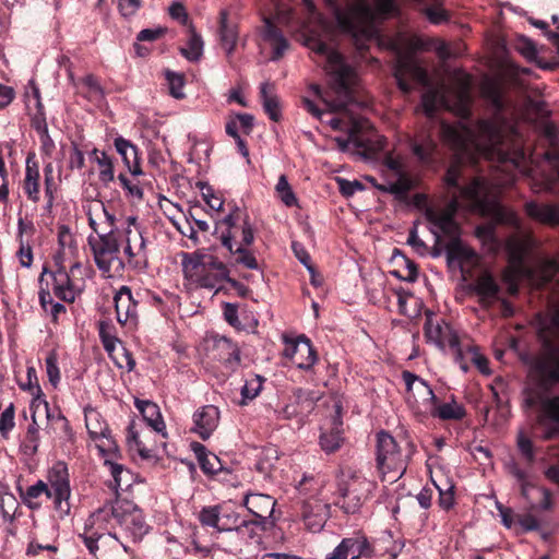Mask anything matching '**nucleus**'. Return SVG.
Masks as SVG:
<instances>
[{
    "mask_svg": "<svg viewBox=\"0 0 559 559\" xmlns=\"http://www.w3.org/2000/svg\"><path fill=\"white\" fill-rule=\"evenodd\" d=\"M484 93L496 108V114L489 119H480L475 124L460 121L455 126L442 123L441 136L443 142L453 150L459 163H475L479 157L495 159L501 165V175H496L491 181L475 178L468 186L460 189L459 193L451 189L459 188L460 168L453 164L449 167L444 181L451 200L443 207L429 206L426 217L432 225L435 234L454 237L459 226L454 219L460 207L490 215L493 223L506 224L518 229L521 219L518 214L498 202L500 189L512 186L515 181L514 169L520 168L525 154L522 150V135L518 122L503 117L502 99L498 87L489 84Z\"/></svg>",
    "mask_w": 559,
    "mask_h": 559,
    "instance_id": "nucleus-1",
    "label": "nucleus"
},
{
    "mask_svg": "<svg viewBox=\"0 0 559 559\" xmlns=\"http://www.w3.org/2000/svg\"><path fill=\"white\" fill-rule=\"evenodd\" d=\"M301 1L308 20L302 25V29L307 34L305 44L314 52L326 57L325 70L330 76L329 90L322 91L317 84H312L310 90L326 105L330 111L340 114L338 117L326 120V123L333 130L347 133V138H335L338 147L345 151L349 143L362 146L360 133L367 130L370 124L366 118L356 112V109L361 107V104L355 99V87L358 82L357 73L337 51L332 50L328 44L321 40L317 31L310 26V24H314L320 29L326 28V23L317 11L313 1Z\"/></svg>",
    "mask_w": 559,
    "mask_h": 559,
    "instance_id": "nucleus-2",
    "label": "nucleus"
},
{
    "mask_svg": "<svg viewBox=\"0 0 559 559\" xmlns=\"http://www.w3.org/2000/svg\"><path fill=\"white\" fill-rule=\"evenodd\" d=\"M83 210L96 237L120 233L124 240V257L128 264L136 270L147 267L146 240L135 216H117L110 206L96 199L86 200Z\"/></svg>",
    "mask_w": 559,
    "mask_h": 559,
    "instance_id": "nucleus-3",
    "label": "nucleus"
},
{
    "mask_svg": "<svg viewBox=\"0 0 559 559\" xmlns=\"http://www.w3.org/2000/svg\"><path fill=\"white\" fill-rule=\"evenodd\" d=\"M338 26L349 34L358 49L377 38L378 24L393 16L396 4L393 0H325Z\"/></svg>",
    "mask_w": 559,
    "mask_h": 559,
    "instance_id": "nucleus-4",
    "label": "nucleus"
},
{
    "mask_svg": "<svg viewBox=\"0 0 559 559\" xmlns=\"http://www.w3.org/2000/svg\"><path fill=\"white\" fill-rule=\"evenodd\" d=\"M22 501L32 510L41 507L43 498L51 500L60 518L70 513L71 487L68 466L63 462L55 463L47 474V481L37 480L25 490L19 487Z\"/></svg>",
    "mask_w": 559,
    "mask_h": 559,
    "instance_id": "nucleus-5",
    "label": "nucleus"
},
{
    "mask_svg": "<svg viewBox=\"0 0 559 559\" xmlns=\"http://www.w3.org/2000/svg\"><path fill=\"white\" fill-rule=\"evenodd\" d=\"M537 332L542 349L534 367L544 379L559 381V306L538 318Z\"/></svg>",
    "mask_w": 559,
    "mask_h": 559,
    "instance_id": "nucleus-6",
    "label": "nucleus"
},
{
    "mask_svg": "<svg viewBox=\"0 0 559 559\" xmlns=\"http://www.w3.org/2000/svg\"><path fill=\"white\" fill-rule=\"evenodd\" d=\"M182 271L191 283L216 293L223 288L229 274L227 265L212 254H185Z\"/></svg>",
    "mask_w": 559,
    "mask_h": 559,
    "instance_id": "nucleus-7",
    "label": "nucleus"
},
{
    "mask_svg": "<svg viewBox=\"0 0 559 559\" xmlns=\"http://www.w3.org/2000/svg\"><path fill=\"white\" fill-rule=\"evenodd\" d=\"M377 469L382 481L394 483L406 471L407 453L401 444L388 432L377 435Z\"/></svg>",
    "mask_w": 559,
    "mask_h": 559,
    "instance_id": "nucleus-8",
    "label": "nucleus"
},
{
    "mask_svg": "<svg viewBox=\"0 0 559 559\" xmlns=\"http://www.w3.org/2000/svg\"><path fill=\"white\" fill-rule=\"evenodd\" d=\"M88 245L93 251L94 261L106 277H115L124 270V240L120 233L109 236H88Z\"/></svg>",
    "mask_w": 559,
    "mask_h": 559,
    "instance_id": "nucleus-9",
    "label": "nucleus"
},
{
    "mask_svg": "<svg viewBox=\"0 0 559 559\" xmlns=\"http://www.w3.org/2000/svg\"><path fill=\"white\" fill-rule=\"evenodd\" d=\"M115 502L105 504L104 507L92 513L85 521L84 532L79 535L86 548L92 555L98 550V542L105 536L118 540L115 532L117 526Z\"/></svg>",
    "mask_w": 559,
    "mask_h": 559,
    "instance_id": "nucleus-10",
    "label": "nucleus"
},
{
    "mask_svg": "<svg viewBox=\"0 0 559 559\" xmlns=\"http://www.w3.org/2000/svg\"><path fill=\"white\" fill-rule=\"evenodd\" d=\"M444 107L455 112L463 120L471 115V95L467 83L460 86L456 93V100L451 104L444 95L443 87H429L421 96V108L428 118H433L436 111Z\"/></svg>",
    "mask_w": 559,
    "mask_h": 559,
    "instance_id": "nucleus-11",
    "label": "nucleus"
},
{
    "mask_svg": "<svg viewBox=\"0 0 559 559\" xmlns=\"http://www.w3.org/2000/svg\"><path fill=\"white\" fill-rule=\"evenodd\" d=\"M217 226L221 229V242L227 250L253 243V228L248 217L239 210L229 213Z\"/></svg>",
    "mask_w": 559,
    "mask_h": 559,
    "instance_id": "nucleus-12",
    "label": "nucleus"
},
{
    "mask_svg": "<svg viewBox=\"0 0 559 559\" xmlns=\"http://www.w3.org/2000/svg\"><path fill=\"white\" fill-rule=\"evenodd\" d=\"M402 379L406 386L405 401L417 416L435 413L436 396L430 385L411 371H403Z\"/></svg>",
    "mask_w": 559,
    "mask_h": 559,
    "instance_id": "nucleus-13",
    "label": "nucleus"
},
{
    "mask_svg": "<svg viewBox=\"0 0 559 559\" xmlns=\"http://www.w3.org/2000/svg\"><path fill=\"white\" fill-rule=\"evenodd\" d=\"M400 45V39H396L391 44L392 49H394L397 55L394 76L399 87L404 93H409L413 87L408 82V79L418 84L428 86L429 79L426 70L418 63L412 52H402Z\"/></svg>",
    "mask_w": 559,
    "mask_h": 559,
    "instance_id": "nucleus-14",
    "label": "nucleus"
},
{
    "mask_svg": "<svg viewBox=\"0 0 559 559\" xmlns=\"http://www.w3.org/2000/svg\"><path fill=\"white\" fill-rule=\"evenodd\" d=\"M84 271L80 262L70 264L69 271L66 264H58V269L52 273L53 294L63 301H74L83 289Z\"/></svg>",
    "mask_w": 559,
    "mask_h": 559,
    "instance_id": "nucleus-15",
    "label": "nucleus"
},
{
    "mask_svg": "<svg viewBox=\"0 0 559 559\" xmlns=\"http://www.w3.org/2000/svg\"><path fill=\"white\" fill-rule=\"evenodd\" d=\"M377 484L360 473L352 474L340 487L338 504L346 513H356L374 491Z\"/></svg>",
    "mask_w": 559,
    "mask_h": 559,
    "instance_id": "nucleus-16",
    "label": "nucleus"
},
{
    "mask_svg": "<svg viewBox=\"0 0 559 559\" xmlns=\"http://www.w3.org/2000/svg\"><path fill=\"white\" fill-rule=\"evenodd\" d=\"M116 522L131 540L138 542L147 533L148 526L142 511L131 501H115Z\"/></svg>",
    "mask_w": 559,
    "mask_h": 559,
    "instance_id": "nucleus-17",
    "label": "nucleus"
},
{
    "mask_svg": "<svg viewBox=\"0 0 559 559\" xmlns=\"http://www.w3.org/2000/svg\"><path fill=\"white\" fill-rule=\"evenodd\" d=\"M424 330L428 343L436 345L440 349L450 348L455 353H460L459 337L443 319L427 312Z\"/></svg>",
    "mask_w": 559,
    "mask_h": 559,
    "instance_id": "nucleus-18",
    "label": "nucleus"
},
{
    "mask_svg": "<svg viewBox=\"0 0 559 559\" xmlns=\"http://www.w3.org/2000/svg\"><path fill=\"white\" fill-rule=\"evenodd\" d=\"M284 350L283 355L289 359L297 368L309 370L317 362V353L311 345V342L305 335L297 338H288L284 336Z\"/></svg>",
    "mask_w": 559,
    "mask_h": 559,
    "instance_id": "nucleus-19",
    "label": "nucleus"
},
{
    "mask_svg": "<svg viewBox=\"0 0 559 559\" xmlns=\"http://www.w3.org/2000/svg\"><path fill=\"white\" fill-rule=\"evenodd\" d=\"M536 423L542 429V439L559 437V396L542 400Z\"/></svg>",
    "mask_w": 559,
    "mask_h": 559,
    "instance_id": "nucleus-20",
    "label": "nucleus"
},
{
    "mask_svg": "<svg viewBox=\"0 0 559 559\" xmlns=\"http://www.w3.org/2000/svg\"><path fill=\"white\" fill-rule=\"evenodd\" d=\"M117 321L128 330L136 328L139 322L138 301L128 286H121L115 295Z\"/></svg>",
    "mask_w": 559,
    "mask_h": 559,
    "instance_id": "nucleus-21",
    "label": "nucleus"
},
{
    "mask_svg": "<svg viewBox=\"0 0 559 559\" xmlns=\"http://www.w3.org/2000/svg\"><path fill=\"white\" fill-rule=\"evenodd\" d=\"M221 421V411L217 406L203 405L192 414L191 432L202 440H207L217 429Z\"/></svg>",
    "mask_w": 559,
    "mask_h": 559,
    "instance_id": "nucleus-22",
    "label": "nucleus"
},
{
    "mask_svg": "<svg viewBox=\"0 0 559 559\" xmlns=\"http://www.w3.org/2000/svg\"><path fill=\"white\" fill-rule=\"evenodd\" d=\"M85 426L90 437L95 441L96 449L100 456H105L107 450L114 443L110 439L109 429L102 415L92 407L84 411Z\"/></svg>",
    "mask_w": 559,
    "mask_h": 559,
    "instance_id": "nucleus-23",
    "label": "nucleus"
},
{
    "mask_svg": "<svg viewBox=\"0 0 559 559\" xmlns=\"http://www.w3.org/2000/svg\"><path fill=\"white\" fill-rule=\"evenodd\" d=\"M330 506L314 496L305 499L301 515L306 527L313 533L320 532L329 518Z\"/></svg>",
    "mask_w": 559,
    "mask_h": 559,
    "instance_id": "nucleus-24",
    "label": "nucleus"
},
{
    "mask_svg": "<svg viewBox=\"0 0 559 559\" xmlns=\"http://www.w3.org/2000/svg\"><path fill=\"white\" fill-rule=\"evenodd\" d=\"M384 165L394 173L396 179L394 181L388 180L385 183L377 186V188L380 191L396 195L406 193L412 187V181L404 168L403 158L389 154L384 158Z\"/></svg>",
    "mask_w": 559,
    "mask_h": 559,
    "instance_id": "nucleus-25",
    "label": "nucleus"
},
{
    "mask_svg": "<svg viewBox=\"0 0 559 559\" xmlns=\"http://www.w3.org/2000/svg\"><path fill=\"white\" fill-rule=\"evenodd\" d=\"M41 407L44 408L48 420L47 431H52L53 433H57L60 437H70L71 429L68 419L62 415V413L58 408L51 409L49 407L48 402L45 399H43L39 394H37L32 401L31 409L39 412Z\"/></svg>",
    "mask_w": 559,
    "mask_h": 559,
    "instance_id": "nucleus-26",
    "label": "nucleus"
},
{
    "mask_svg": "<svg viewBox=\"0 0 559 559\" xmlns=\"http://www.w3.org/2000/svg\"><path fill=\"white\" fill-rule=\"evenodd\" d=\"M58 249L55 255L57 264H72L79 253V247L75 235L69 226L59 225L57 227Z\"/></svg>",
    "mask_w": 559,
    "mask_h": 559,
    "instance_id": "nucleus-27",
    "label": "nucleus"
},
{
    "mask_svg": "<svg viewBox=\"0 0 559 559\" xmlns=\"http://www.w3.org/2000/svg\"><path fill=\"white\" fill-rule=\"evenodd\" d=\"M243 506L259 521L265 525L271 524L269 519L272 516L275 508V500L269 495L250 493L243 499Z\"/></svg>",
    "mask_w": 559,
    "mask_h": 559,
    "instance_id": "nucleus-28",
    "label": "nucleus"
},
{
    "mask_svg": "<svg viewBox=\"0 0 559 559\" xmlns=\"http://www.w3.org/2000/svg\"><path fill=\"white\" fill-rule=\"evenodd\" d=\"M409 147L419 162L429 164L435 160L437 144L428 129L425 128L411 138Z\"/></svg>",
    "mask_w": 559,
    "mask_h": 559,
    "instance_id": "nucleus-29",
    "label": "nucleus"
},
{
    "mask_svg": "<svg viewBox=\"0 0 559 559\" xmlns=\"http://www.w3.org/2000/svg\"><path fill=\"white\" fill-rule=\"evenodd\" d=\"M526 215L544 225H559V204L557 203H538L528 201L524 205Z\"/></svg>",
    "mask_w": 559,
    "mask_h": 559,
    "instance_id": "nucleus-30",
    "label": "nucleus"
},
{
    "mask_svg": "<svg viewBox=\"0 0 559 559\" xmlns=\"http://www.w3.org/2000/svg\"><path fill=\"white\" fill-rule=\"evenodd\" d=\"M368 548L362 536L344 538L325 559H359Z\"/></svg>",
    "mask_w": 559,
    "mask_h": 559,
    "instance_id": "nucleus-31",
    "label": "nucleus"
},
{
    "mask_svg": "<svg viewBox=\"0 0 559 559\" xmlns=\"http://www.w3.org/2000/svg\"><path fill=\"white\" fill-rule=\"evenodd\" d=\"M264 25L261 31L262 40L271 47V60H278L288 49L289 44L283 33L278 31L271 22L270 17H264Z\"/></svg>",
    "mask_w": 559,
    "mask_h": 559,
    "instance_id": "nucleus-32",
    "label": "nucleus"
},
{
    "mask_svg": "<svg viewBox=\"0 0 559 559\" xmlns=\"http://www.w3.org/2000/svg\"><path fill=\"white\" fill-rule=\"evenodd\" d=\"M266 526L255 520H242L229 537L236 543V548L243 544L260 543L261 532L265 531Z\"/></svg>",
    "mask_w": 559,
    "mask_h": 559,
    "instance_id": "nucleus-33",
    "label": "nucleus"
},
{
    "mask_svg": "<svg viewBox=\"0 0 559 559\" xmlns=\"http://www.w3.org/2000/svg\"><path fill=\"white\" fill-rule=\"evenodd\" d=\"M22 189L27 199L34 203L40 200V173L38 164L27 157Z\"/></svg>",
    "mask_w": 559,
    "mask_h": 559,
    "instance_id": "nucleus-34",
    "label": "nucleus"
},
{
    "mask_svg": "<svg viewBox=\"0 0 559 559\" xmlns=\"http://www.w3.org/2000/svg\"><path fill=\"white\" fill-rule=\"evenodd\" d=\"M471 289L478 296L484 306H489L498 299L500 292L495 278L487 272L480 274L472 284Z\"/></svg>",
    "mask_w": 559,
    "mask_h": 559,
    "instance_id": "nucleus-35",
    "label": "nucleus"
},
{
    "mask_svg": "<svg viewBox=\"0 0 559 559\" xmlns=\"http://www.w3.org/2000/svg\"><path fill=\"white\" fill-rule=\"evenodd\" d=\"M102 457L104 459V464L112 477L111 487L116 491H126L130 489L135 481L134 474L130 469L126 468L122 464L109 459L107 453H105V456Z\"/></svg>",
    "mask_w": 559,
    "mask_h": 559,
    "instance_id": "nucleus-36",
    "label": "nucleus"
},
{
    "mask_svg": "<svg viewBox=\"0 0 559 559\" xmlns=\"http://www.w3.org/2000/svg\"><path fill=\"white\" fill-rule=\"evenodd\" d=\"M215 356L230 370L240 364V353L236 344L225 336L214 338Z\"/></svg>",
    "mask_w": 559,
    "mask_h": 559,
    "instance_id": "nucleus-37",
    "label": "nucleus"
},
{
    "mask_svg": "<svg viewBox=\"0 0 559 559\" xmlns=\"http://www.w3.org/2000/svg\"><path fill=\"white\" fill-rule=\"evenodd\" d=\"M135 407L142 414L143 419L156 432L166 436V425L163 420L159 407L151 401L135 400Z\"/></svg>",
    "mask_w": 559,
    "mask_h": 559,
    "instance_id": "nucleus-38",
    "label": "nucleus"
},
{
    "mask_svg": "<svg viewBox=\"0 0 559 559\" xmlns=\"http://www.w3.org/2000/svg\"><path fill=\"white\" fill-rule=\"evenodd\" d=\"M219 40L226 55L230 56L237 45L238 31L236 24L229 23L228 14L225 10L219 12Z\"/></svg>",
    "mask_w": 559,
    "mask_h": 559,
    "instance_id": "nucleus-39",
    "label": "nucleus"
},
{
    "mask_svg": "<svg viewBox=\"0 0 559 559\" xmlns=\"http://www.w3.org/2000/svg\"><path fill=\"white\" fill-rule=\"evenodd\" d=\"M91 160L97 165L98 180L104 187H108L115 180L112 158L104 151L92 150Z\"/></svg>",
    "mask_w": 559,
    "mask_h": 559,
    "instance_id": "nucleus-40",
    "label": "nucleus"
},
{
    "mask_svg": "<svg viewBox=\"0 0 559 559\" xmlns=\"http://www.w3.org/2000/svg\"><path fill=\"white\" fill-rule=\"evenodd\" d=\"M260 97L262 99L263 108L273 121H278L281 118L280 102L274 93V86L270 83H263L260 86Z\"/></svg>",
    "mask_w": 559,
    "mask_h": 559,
    "instance_id": "nucleus-41",
    "label": "nucleus"
},
{
    "mask_svg": "<svg viewBox=\"0 0 559 559\" xmlns=\"http://www.w3.org/2000/svg\"><path fill=\"white\" fill-rule=\"evenodd\" d=\"M293 396L301 413V418L308 416L314 409L316 403L321 399L319 392L304 389L295 390Z\"/></svg>",
    "mask_w": 559,
    "mask_h": 559,
    "instance_id": "nucleus-42",
    "label": "nucleus"
},
{
    "mask_svg": "<svg viewBox=\"0 0 559 559\" xmlns=\"http://www.w3.org/2000/svg\"><path fill=\"white\" fill-rule=\"evenodd\" d=\"M203 46L202 37L194 31L192 25H189L187 47L180 48L182 56L189 61H198L203 55Z\"/></svg>",
    "mask_w": 559,
    "mask_h": 559,
    "instance_id": "nucleus-43",
    "label": "nucleus"
},
{
    "mask_svg": "<svg viewBox=\"0 0 559 559\" xmlns=\"http://www.w3.org/2000/svg\"><path fill=\"white\" fill-rule=\"evenodd\" d=\"M197 453L200 467L205 474H217L223 469V465L217 455L213 453H207L203 445L198 444L194 448Z\"/></svg>",
    "mask_w": 559,
    "mask_h": 559,
    "instance_id": "nucleus-44",
    "label": "nucleus"
},
{
    "mask_svg": "<svg viewBox=\"0 0 559 559\" xmlns=\"http://www.w3.org/2000/svg\"><path fill=\"white\" fill-rule=\"evenodd\" d=\"M240 515L228 504H221L218 532L234 534L241 522Z\"/></svg>",
    "mask_w": 559,
    "mask_h": 559,
    "instance_id": "nucleus-45",
    "label": "nucleus"
},
{
    "mask_svg": "<svg viewBox=\"0 0 559 559\" xmlns=\"http://www.w3.org/2000/svg\"><path fill=\"white\" fill-rule=\"evenodd\" d=\"M523 276H531V270L519 262L503 273V282L507 284L508 292L514 295L519 290V282Z\"/></svg>",
    "mask_w": 559,
    "mask_h": 559,
    "instance_id": "nucleus-46",
    "label": "nucleus"
},
{
    "mask_svg": "<svg viewBox=\"0 0 559 559\" xmlns=\"http://www.w3.org/2000/svg\"><path fill=\"white\" fill-rule=\"evenodd\" d=\"M449 263H457L460 269L464 271L465 263H472L476 259L475 252L463 245H453L448 250Z\"/></svg>",
    "mask_w": 559,
    "mask_h": 559,
    "instance_id": "nucleus-47",
    "label": "nucleus"
},
{
    "mask_svg": "<svg viewBox=\"0 0 559 559\" xmlns=\"http://www.w3.org/2000/svg\"><path fill=\"white\" fill-rule=\"evenodd\" d=\"M430 3L423 9L430 23L439 25L449 21V12L443 8L442 0H429Z\"/></svg>",
    "mask_w": 559,
    "mask_h": 559,
    "instance_id": "nucleus-48",
    "label": "nucleus"
},
{
    "mask_svg": "<svg viewBox=\"0 0 559 559\" xmlns=\"http://www.w3.org/2000/svg\"><path fill=\"white\" fill-rule=\"evenodd\" d=\"M342 421L340 417L334 418V428L330 433L322 432L320 436V444L322 449L326 452H333L337 450L341 445L342 437H341V429Z\"/></svg>",
    "mask_w": 559,
    "mask_h": 559,
    "instance_id": "nucleus-49",
    "label": "nucleus"
},
{
    "mask_svg": "<svg viewBox=\"0 0 559 559\" xmlns=\"http://www.w3.org/2000/svg\"><path fill=\"white\" fill-rule=\"evenodd\" d=\"M430 414L445 420H457L464 417L465 411L462 405L452 401L450 403H444L442 405L436 404L435 413Z\"/></svg>",
    "mask_w": 559,
    "mask_h": 559,
    "instance_id": "nucleus-50",
    "label": "nucleus"
},
{
    "mask_svg": "<svg viewBox=\"0 0 559 559\" xmlns=\"http://www.w3.org/2000/svg\"><path fill=\"white\" fill-rule=\"evenodd\" d=\"M433 486L439 491V506L443 510H450L453 508L455 499H454V485L450 480H445L444 484L438 483L433 477H431Z\"/></svg>",
    "mask_w": 559,
    "mask_h": 559,
    "instance_id": "nucleus-51",
    "label": "nucleus"
},
{
    "mask_svg": "<svg viewBox=\"0 0 559 559\" xmlns=\"http://www.w3.org/2000/svg\"><path fill=\"white\" fill-rule=\"evenodd\" d=\"M99 337L105 350L111 355L120 341L115 335L114 326L108 321H100L98 326Z\"/></svg>",
    "mask_w": 559,
    "mask_h": 559,
    "instance_id": "nucleus-52",
    "label": "nucleus"
},
{
    "mask_svg": "<svg viewBox=\"0 0 559 559\" xmlns=\"http://www.w3.org/2000/svg\"><path fill=\"white\" fill-rule=\"evenodd\" d=\"M31 97H33V99L35 100V106L38 109V112L32 119V127L36 130L37 134L39 135L48 131V126L46 122L45 114L43 111L40 93L37 87H33L32 95L29 96V98Z\"/></svg>",
    "mask_w": 559,
    "mask_h": 559,
    "instance_id": "nucleus-53",
    "label": "nucleus"
},
{
    "mask_svg": "<svg viewBox=\"0 0 559 559\" xmlns=\"http://www.w3.org/2000/svg\"><path fill=\"white\" fill-rule=\"evenodd\" d=\"M475 235L490 250L496 249L499 241L496 237V224L493 222L479 225L475 228Z\"/></svg>",
    "mask_w": 559,
    "mask_h": 559,
    "instance_id": "nucleus-54",
    "label": "nucleus"
},
{
    "mask_svg": "<svg viewBox=\"0 0 559 559\" xmlns=\"http://www.w3.org/2000/svg\"><path fill=\"white\" fill-rule=\"evenodd\" d=\"M19 509V501L13 493L0 492V512L4 521H12Z\"/></svg>",
    "mask_w": 559,
    "mask_h": 559,
    "instance_id": "nucleus-55",
    "label": "nucleus"
},
{
    "mask_svg": "<svg viewBox=\"0 0 559 559\" xmlns=\"http://www.w3.org/2000/svg\"><path fill=\"white\" fill-rule=\"evenodd\" d=\"M249 246H237L236 248H233L231 250H228L231 255H236L235 262L237 264H241L246 266L249 270H258V261L253 253L248 250Z\"/></svg>",
    "mask_w": 559,
    "mask_h": 559,
    "instance_id": "nucleus-56",
    "label": "nucleus"
},
{
    "mask_svg": "<svg viewBox=\"0 0 559 559\" xmlns=\"http://www.w3.org/2000/svg\"><path fill=\"white\" fill-rule=\"evenodd\" d=\"M275 191L281 199V201L286 206H294L297 204V198L288 183V180L285 175H281L278 181L275 186Z\"/></svg>",
    "mask_w": 559,
    "mask_h": 559,
    "instance_id": "nucleus-57",
    "label": "nucleus"
},
{
    "mask_svg": "<svg viewBox=\"0 0 559 559\" xmlns=\"http://www.w3.org/2000/svg\"><path fill=\"white\" fill-rule=\"evenodd\" d=\"M114 145L116 151L122 157L124 164H129L130 160L136 159L138 147L133 145L129 140L119 135L115 138Z\"/></svg>",
    "mask_w": 559,
    "mask_h": 559,
    "instance_id": "nucleus-58",
    "label": "nucleus"
},
{
    "mask_svg": "<svg viewBox=\"0 0 559 559\" xmlns=\"http://www.w3.org/2000/svg\"><path fill=\"white\" fill-rule=\"evenodd\" d=\"M219 506H209L201 509L198 519L203 526L215 528L218 532L219 524Z\"/></svg>",
    "mask_w": 559,
    "mask_h": 559,
    "instance_id": "nucleus-59",
    "label": "nucleus"
},
{
    "mask_svg": "<svg viewBox=\"0 0 559 559\" xmlns=\"http://www.w3.org/2000/svg\"><path fill=\"white\" fill-rule=\"evenodd\" d=\"M263 386V379L260 376H253L246 380L241 389L242 404L247 401L253 400L261 392Z\"/></svg>",
    "mask_w": 559,
    "mask_h": 559,
    "instance_id": "nucleus-60",
    "label": "nucleus"
},
{
    "mask_svg": "<svg viewBox=\"0 0 559 559\" xmlns=\"http://www.w3.org/2000/svg\"><path fill=\"white\" fill-rule=\"evenodd\" d=\"M36 413L35 409H32V419L33 423L29 425L26 433V439L24 447L28 453H36L39 444V432L38 425L36 423Z\"/></svg>",
    "mask_w": 559,
    "mask_h": 559,
    "instance_id": "nucleus-61",
    "label": "nucleus"
},
{
    "mask_svg": "<svg viewBox=\"0 0 559 559\" xmlns=\"http://www.w3.org/2000/svg\"><path fill=\"white\" fill-rule=\"evenodd\" d=\"M81 84L84 88V96L90 100H99L103 98V88L94 75H86L82 79Z\"/></svg>",
    "mask_w": 559,
    "mask_h": 559,
    "instance_id": "nucleus-62",
    "label": "nucleus"
},
{
    "mask_svg": "<svg viewBox=\"0 0 559 559\" xmlns=\"http://www.w3.org/2000/svg\"><path fill=\"white\" fill-rule=\"evenodd\" d=\"M127 443L129 445V449L131 451H135L136 453H139L141 457H150V450L145 449V447L140 441L138 431L135 430L134 423H132L128 428Z\"/></svg>",
    "mask_w": 559,
    "mask_h": 559,
    "instance_id": "nucleus-63",
    "label": "nucleus"
},
{
    "mask_svg": "<svg viewBox=\"0 0 559 559\" xmlns=\"http://www.w3.org/2000/svg\"><path fill=\"white\" fill-rule=\"evenodd\" d=\"M166 79H167V82H168V87H169V94L176 98V99H181L185 97V93H183V86H185V80H183V76L178 74V73H175V72H166Z\"/></svg>",
    "mask_w": 559,
    "mask_h": 559,
    "instance_id": "nucleus-64",
    "label": "nucleus"
}]
</instances>
